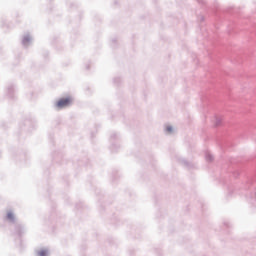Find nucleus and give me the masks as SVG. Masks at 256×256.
<instances>
[{
	"label": "nucleus",
	"mask_w": 256,
	"mask_h": 256,
	"mask_svg": "<svg viewBox=\"0 0 256 256\" xmlns=\"http://www.w3.org/2000/svg\"><path fill=\"white\" fill-rule=\"evenodd\" d=\"M71 103H73L71 97L62 98L56 103V107H58V109H63L64 107H69Z\"/></svg>",
	"instance_id": "obj_1"
},
{
	"label": "nucleus",
	"mask_w": 256,
	"mask_h": 256,
	"mask_svg": "<svg viewBox=\"0 0 256 256\" xmlns=\"http://www.w3.org/2000/svg\"><path fill=\"white\" fill-rule=\"evenodd\" d=\"M38 255L39 256H47V251L41 250V251L38 252Z\"/></svg>",
	"instance_id": "obj_3"
},
{
	"label": "nucleus",
	"mask_w": 256,
	"mask_h": 256,
	"mask_svg": "<svg viewBox=\"0 0 256 256\" xmlns=\"http://www.w3.org/2000/svg\"><path fill=\"white\" fill-rule=\"evenodd\" d=\"M23 43H29V37H25V38L23 39Z\"/></svg>",
	"instance_id": "obj_5"
},
{
	"label": "nucleus",
	"mask_w": 256,
	"mask_h": 256,
	"mask_svg": "<svg viewBox=\"0 0 256 256\" xmlns=\"http://www.w3.org/2000/svg\"><path fill=\"white\" fill-rule=\"evenodd\" d=\"M215 125H221V118H216V123Z\"/></svg>",
	"instance_id": "obj_4"
},
{
	"label": "nucleus",
	"mask_w": 256,
	"mask_h": 256,
	"mask_svg": "<svg viewBox=\"0 0 256 256\" xmlns=\"http://www.w3.org/2000/svg\"><path fill=\"white\" fill-rule=\"evenodd\" d=\"M166 129H167L168 133H171V131H173L172 127H167Z\"/></svg>",
	"instance_id": "obj_6"
},
{
	"label": "nucleus",
	"mask_w": 256,
	"mask_h": 256,
	"mask_svg": "<svg viewBox=\"0 0 256 256\" xmlns=\"http://www.w3.org/2000/svg\"><path fill=\"white\" fill-rule=\"evenodd\" d=\"M6 217L9 221H13L15 219V216L12 214V212H8Z\"/></svg>",
	"instance_id": "obj_2"
}]
</instances>
